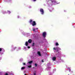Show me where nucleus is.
Segmentation results:
<instances>
[{
  "label": "nucleus",
  "instance_id": "nucleus-1",
  "mask_svg": "<svg viewBox=\"0 0 75 75\" xmlns=\"http://www.w3.org/2000/svg\"><path fill=\"white\" fill-rule=\"evenodd\" d=\"M29 22L31 23V24H32L33 26H34V25H36L35 22L33 21L32 22V20H30Z\"/></svg>",
  "mask_w": 75,
  "mask_h": 75
},
{
  "label": "nucleus",
  "instance_id": "nucleus-2",
  "mask_svg": "<svg viewBox=\"0 0 75 75\" xmlns=\"http://www.w3.org/2000/svg\"><path fill=\"white\" fill-rule=\"evenodd\" d=\"M32 62H33V61L29 62L27 63V65H28V68H31V65H30V66H29V65H30V64H31Z\"/></svg>",
  "mask_w": 75,
  "mask_h": 75
},
{
  "label": "nucleus",
  "instance_id": "nucleus-3",
  "mask_svg": "<svg viewBox=\"0 0 75 75\" xmlns=\"http://www.w3.org/2000/svg\"><path fill=\"white\" fill-rule=\"evenodd\" d=\"M47 34V33L45 32H44L42 33V35L43 37H46V35Z\"/></svg>",
  "mask_w": 75,
  "mask_h": 75
},
{
  "label": "nucleus",
  "instance_id": "nucleus-4",
  "mask_svg": "<svg viewBox=\"0 0 75 75\" xmlns=\"http://www.w3.org/2000/svg\"><path fill=\"white\" fill-rule=\"evenodd\" d=\"M40 11L42 14H44V11L42 9H40Z\"/></svg>",
  "mask_w": 75,
  "mask_h": 75
},
{
  "label": "nucleus",
  "instance_id": "nucleus-5",
  "mask_svg": "<svg viewBox=\"0 0 75 75\" xmlns=\"http://www.w3.org/2000/svg\"><path fill=\"white\" fill-rule=\"evenodd\" d=\"M53 3H54V4H59V3H57V2H56V1H55V0H54V1H53Z\"/></svg>",
  "mask_w": 75,
  "mask_h": 75
},
{
  "label": "nucleus",
  "instance_id": "nucleus-6",
  "mask_svg": "<svg viewBox=\"0 0 75 75\" xmlns=\"http://www.w3.org/2000/svg\"><path fill=\"white\" fill-rule=\"evenodd\" d=\"M55 59H56V57H52V60H53V61H55Z\"/></svg>",
  "mask_w": 75,
  "mask_h": 75
},
{
  "label": "nucleus",
  "instance_id": "nucleus-7",
  "mask_svg": "<svg viewBox=\"0 0 75 75\" xmlns=\"http://www.w3.org/2000/svg\"><path fill=\"white\" fill-rule=\"evenodd\" d=\"M36 29H37V30H38V28H36V29H35L34 28H33V30L34 32H35V31H36Z\"/></svg>",
  "mask_w": 75,
  "mask_h": 75
},
{
  "label": "nucleus",
  "instance_id": "nucleus-8",
  "mask_svg": "<svg viewBox=\"0 0 75 75\" xmlns=\"http://www.w3.org/2000/svg\"><path fill=\"white\" fill-rule=\"evenodd\" d=\"M32 41V40H30V39L28 41V42L29 43H31Z\"/></svg>",
  "mask_w": 75,
  "mask_h": 75
},
{
  "label": "nucleus",
  "instance_id": "nucleus-9",
  "mask_svg": "<svg viewBox=\"0 0 75 75\" xmlns=\"http://www.w3.org/2000/svg\"><path fill=\"white\" fill-rule=\"evenodd\" d=\"M38 54L39 56H41V53H40V52H38Z\"/></svg>",
  "mask_w": 75,
  "mask_h": 75
},
{
  "label": "nucleus",
  "instance_id": "nucleus-10",
  "mask_svg": "<svg viewBox=\"0 0 75 75\" xmlns=\"http://www.w3.org/2000/svg\"><path fill=\"white\" fill-rule=\"evenodd\" d=\"M25 45H26V46H27V45H28V42H25Z\"/></svg>",
  "mask_w": 75,
  "mask_h": 75
},
{
  "label": "nucleus",
  "instance_id": "nucleus-11",
  "mask_svg": "<svg viewBox=\"0 0 75 75\" xmlns=\"http://www.w3.org/2000/svg\"><path fill=\"white\" fill-rule=\"evenodd\" d=\"M25 67H22L21 68L22 69H25Z\"/></svg>",
  "mask_w": 75,
  "mask_h": 75
},
{
  "label": "nucleus",
  "instance_id": "nucleus-12",
  "mask_svg": "<svg viewBox=\"0 0 75 75\" xmlns=\"http://www.w3.org/2000/svg\"><path fill=\"white\" fill-rule=\"evenodd\" d=\"M56 45H58V43H56Z\"/></svg>",
  "mask_w": 75,
  "mask_h": 75
},
{
  "label": "nucleus",
  "instance_id": "nucleus-13",
  "mask_svg": "<svg viewBox=\"0 0 75 75\" xmlns=\"http://www.w3.org/2000/svg\"><path fill=\"white\" fill-rule=\"evenodd\" d=\"M68 70H69V71H71V69H70V68L68 69Z\"/></svg>",
  "mask_w": 75,
  "mask_h": 75
},
{
  "label": "nucleus",
  "instance_id": "nucleus-14",
  "mask_svg": "<svg viewBox=\"0 0 75 75\" xmlns=\"http://www.w3.org/2000/svg\"><path fill=\"white\" fill-rule=\"evenodd\" d=\"M58 49L59 50H61V48H58Z\"/></svg>",
  "mask_w": 75,
  "mask_h": 75
},
{
  "label": "nucleus",
  "instance_id": "nucleus-15",
  "mask_svg": "<svg viewBox=\"0 0 75 75\" xmlns=\"http://www.w3.org/2000/svg\"><path fill=\"white\" fill-rule=\"evenodd\" d=\"M35 67H37V64H35Z\"/></svg>",
  "mask_w": 75,
  "mask_h": 75
},
{
  "label": "nucleus",
  "instance_id": "nucleus-16",
  "mask_svg": "<svg viewBox=\"0 0 75 75\" xmlns=\"http://www.w3.org/2000/svg\"><path fill=\"white\" fill-rule=\"evenodd\" d=\"M8 13H9V14H10V11H8Z\"/></svg>",
  "mask_w": 75,
  "mask_h": 75
},
{
  "label": "nucleus",
  "instance_id": "nucleus-17",
  "mask_svg": "<svg viewBox=\"0 0 75 75\" xmlns=\"http://www.w3.org/2000/svg\"><path fill=\"white\" fill-rule=\"evenodd\" d=\"M2 50V49L1 48H0V51H1Z\"/></svg>",
  "mask_w": 75,
  "mask_h": 75
},
{
  "label": "nucleus",
  "instance_id": "nucleus-18",
  "mask_svg": "<svg viewBox=\"0 0 75 75\" xmlns=\"http://www.w3.org/2000/svg\"><path fill=\"white\" fill-rule=\"evenodd\" d=\"M34 46V43H33V45H32V46Z\"/></svg>",
  "mask_w": 75,
  "mask_h": 75
},
{
  "label": "nucleus",
  "instance_id": "nucleus-19",
  "mask_svg": "<svg viewBox=\"0 0 75 75\" xmlns=\"http://www.w3.org/2000/svg\"><path fill=\"white\" fill-rule=\"evenodd\" d=\"M28 48H30V47L29 46H28Z\"/></svg>",
  "mask_w": 75,
  "mask_h": 75
},
{
  "label": "nucleus",
  "instance_id": "nucleus-20",
  "mask_svg": "<svg viewBox=\"0 0 75 75\" xmlns=\"http://www.w3.org/2000/svg\"><path fill=\"white\" fill-rule=\"evenodd\" d=\"M53 49H54V50H56V49L55 48H53Z\"/></svg>",
  "mask_w": 75,
  "mask_h": 75
},
{
  "label": "nucleus",
  "instance_id": "nucleus-21",
  "mask_svg": "<svg viewBox=\"0 0 75 75\" xmlns=\"http://www.w3.org/2000/svg\"><path fill=\"white\" fill-rule=\"evenodd\" d=\"M5 75H8V74H7V73H6L5 74Z\"/></svg>",
  "mask_w": 75,
  "mask_h": 75
},
{
  "label": "nucleus",
  "instance_id": "nucleus-22",
  "mask_svg": "<svg viewBox=\"0 0 75 75\" xmlns=\"http://www.w3.org/2000/svg\"><path fill=\"white\" fill-rule=\"evenodd\" d=\"M34 75H36V73H34Z\"/></svg>",
  "mask_w": 75,
  "mask_h": 75
},
{
  "label": "nucleus",
  "instance_id": "nucleus-23",
  "mask_svg": "<svg viewBox=\"0 0 75 75\" xmlns=\"http://www.w3.org/2000/svg\"><path fill=\"white\" fill-rule=\"evenodd\" d=\"M37 0H33V1H35Z\"/></svg>",
  "mask_w": 75,
  "mask_h": 75
},
{
  "label": "nucleus",
  "instance_id": "nucleus-24",
  "mask_svg": "<svg viewBox=\"0 0 75 75\" xmlns=\"http://www.w3.org/2000/svg\"><path fill=\"white\" fill-rule=\"evenodd\" d=\"M23 65H25V63H23Z\"/></svg>",
  "mask_w": 75,
  "mask_h": 75
},
{
  "label": "nucleus",
  "instance_id": "nucleus-25",
  "mask_svg": "<svg viewBox=\"0 0 75 75\" xmlns=\"http://www.w3.org/2000/svg\"><path fill=\"white\" fill-rule=\"evenodd\" d=\"M42 62H44V61H43V60H42Z\"/></svg>",
  "mask_w": 75,
  "mask_h": 75
},
{
  "label": "nucleus",
  "instance_id": "nucleus-26",
  "mask_svg": "<svg viewBox=\"0 0 75 75\" xmlns=\"http://www.w3.org/2000/svg\"><path fill=\"white\" fill-rule=\"evenodd\" d=\"M18 18H19V16H18Z\"/></svg>",
  "mask_w": 75,
  "mask_h": 75
},
{
  "label": "nucleus",
  "instance_id": "nucleus-27",
  "mask_svg": "<svg viewBox=\"0 0 75 75\" xmlns=\"http://www.w3.org/2000/svg\"><path fill=\"white\" fill-rule=\"evenodd\" d=\"M26 48V47H25V49Z\"/></svg>",
  "mask_w": 75,
  "mask_h": 75
},
{
  "label": "nucleus",
  "instance_id": "nucleus-28",
  "mask_svg": "<svg viewBox=\"0 0 75 75\" xmlns=\"http://www.w3.org/2000/svg\"><path fill=\"white\" fill-rule=\"evenodd\" d=\"M15 48H16V47H15Z\"/></svg>",
  "mask_w": 75,
  "mask_h": 75
},
{
  "label": "nucleus",
  "instance_id": "nucleus-29",
  "mask_svg": "<svg viewBox=\"0 0 75 75\" xmlns=\"http://www.w3.org/2000/svg\"><path fill=\"white\" fill-rule=\"evenodd\" d=\"M68 75H69V74Z\"/></svg>",
  "mask_w": 75,
  "mask_h": 75
}]
</instances>
